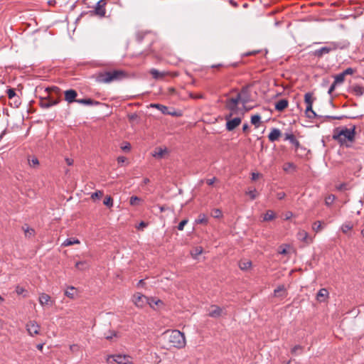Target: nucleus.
Here are the masks:
<instances>
[{
	"label": "nucleus",
	"instance_id": "nucleus-21",
	"mask_svg": "<svg viewBox=\"0 0 364 364\" xmlns=\"http://www.w3.org/2000/svg\"><path fill=\"white\" fill-rule=\"evenodd\" d=\"M168 153L167 149H162L161 147L156 148L152 156L156 159H161L163 158L166 154Z\"/></svg>",
	"mask_w": 364,
	"mask_h": 364
},
{
	"label": "nucleus",
	"instance_id": "nucleus-59",
	"mask_svg": "<svg viewBox=\"0 0 364 364\" xmlns=\"http://www.w3.org/2000/svg\"><path fill=\"white\" fill-rule=\"evenodd\" d=\"M126 161V158L124 156H119L117 158V162L119 164H123Z\"/></svg>",
	"mask_w": 364,
	"mask_h": 364
},
{
	"label": "nucleus",
	"instance_id": "nucleus-7",
	"mask_svg": "<svg viewBox=\"0 0 364 364\" xmlns=\"http://www.w3.org/2000/svg\"><path fill=\"white\" fill-rule=\"evenodd\" d=\"M225 119L226 120V129L230 132L234 130L241 124L242 116H235L233 117V115H225Z\"/></svg>",
	"mask_w": 364,
	"mask_h": 364
},
{
	"label": "nucleus",
	"instance_id": "nucleus-1",
	"mask_svg": "<svg viewBox=\"0 0 364 364\" xmlns=\"http://www.w3.org/2000/svg\"><path fill=\"white\" fill-rule=\"evenodd\" d=\"M245 90L243 89L240 93H237L235 97H229L225 102V107L229 111L227 115L243 116L245 109V105L247 100L243 97Z\"/></svg>",
	"mask_w": 364,
	"mask_h": 364
},
{
	"label": "nucleus",
	"instance_id": "nucleus-15",
	"mask_svg": "<svg viewBox=\"0 0 364 364\" xmlns=\"http://www.w3.org/2000/svg\"><path fill=\"white\" fill-rule=\"evenodd\" d=\"M77 92L74 90H68L65 92V98L68 103L75 101Z\"/></svg>",
	"mask_w": 364,
	"mask_h": 364
},
{
	"label": "nucleus",
	"instance_id": "nucleus-22",
	"mask_svg": "<svg viewBox=\"0 0 364 364\" xmlns=\"http://www.w3.org/2000/svg\"><path fill=\"white\" fill-rule=\"evenodd\" d=\"M281 136V132L278 129H273L268 135L269 140L270 141H275L279 139Z\"/></svg>",
	"mask_w": 364,
	"mask_h": 364
},
{
	"label": "nucleus",
	"instance_id": "nucleus-23",
	"mask_svg": "<svg viewBox=\"0 0 364 364\" xmlns=\"http://www.w3.org/2000/svg\"><path fill=\"white\" fill-rule=\"evenodd\" d=\"M77 290L73 286L68 287L65 291V295L70 299H75L77 296Z\"/></svg>",
	"mask_w": 364,
	"mask_h": 364
},
{
	"label": "nucleus",
	"instance_id": "nucleus-45",
	"mask_svg": "<svg viewBox=\"0 0 364 364\" xmlns=\"http://www.w3.org/2000/svg\"><path fill=\"white\" fill-rule=\"evenodd\" d=\"M212 216L215 218H219L222 216V212L220 209H214L211 213Z\"/></svg>",
	"mask_w": 364,
	"mask_h": 364
},
{
	"label": "nucleus",
	"instance_id": "nucleus-37",
	"mask_svg": "<svg viewBox=\"0 0 364 364\" xmlns=\"http://www.w3.org/2000/svg\"><path fill=\"white\" fill-rule=\"evenodd\" d=\"M196 223L198 224H206L208 223L206 215L205 214H200L198 219H196Z\"/></svg>",
	"mask_w": 364,
	"mask_h": 364
},
{
	"label": "nucleus",
	"instance_id": "nucleus-5",
	"mask_svg": "<svg viewBox=\"0 0 364 364\" xmlns=\"http://www.w3.org/2000/svg\"><path fill=\"white\" fill-rule=\"evenodd\" d=\"M347 46L342 42H328L326 46H323L314 52V55L318 58H321L323 55L328 54L330 52L335 51L338 49H343Z\"/></svg>",
	"mask_w": 364,
	"mask_h": 364
},
{
	"label": "nucleus",
	"instance_id": "nucleus-34",
	"mask_svg": "<svg viewBox=\"0 0 364 364\" xmlns=\"http://www.w3.org/2000/svg\"><path fill=\"white\" fill-rule=\"evenodd\" d=\"M295 169L296 166L291 162L286 163L283 166V170L285 172H289L290 171H294Z\"/></svg>",
	"mask_w": 364,
	"mask_h": 364
},
{
	"label": "nucleus",
	"instance_id": "nucleus-42",
	"mask_svg": "<svg viewBox=\"0 0 364 364\" xmlns=\"http://www.w3.org/2000/svg\"><path fill=\"white\" fill-rule=\"evenodd\" d=\"M103 203L105 205L107 206V207H112L113 205V200L112 198H111V196H107L105 197L104 201H103Z\"/></svg>",
	"mask_w": 364,
	"mask_h": 364
},
{
	"label": "nucleus",
	"instance_id": "nucleus-58",
	"mask_svg": "<svg viewBox=\"0 0 364 364\" xmlns=\"http://www.w3.org/2000/svg\"><path fill=\"white\" fill-rule=\"evenodd\" d=\"M146 226H147V223H146L142 221L137 226V229L141 230V229H143L144 228H145Z\"/></svg>",
	"mask_w": 364,
	"mask_h": 364
},
{
	"label": "nucleus",
	"instance_id": "nucleus-8",
	"mask_svg": "<svg viewBox=\"0 0 364 364\" xmlns=\"http://www.w3.org/2000/svg\"><path fill=\"white\" fill-rule=\"evenodd\" d=\"M132 301L138 308H143L146 304H149V297H146L141 293L134 294Z\"/></svg>",
	"mask_w": 364,
	"mask_h": 364
},
{
	"label": "nucleus",
	"instance_id": "nucleus-11",
	"mask_svg": "<svg viewBox=\"0 0 364 364\" xmlns=\"http://www.w3.org/2000/svg\"><path fill=\"white\" fill-rule=\"evenodd\" d=\"M38 301L42 306H51L54 303V301L51 299V297L45 293L40 294Z\"/></svg>",
	"mask_w": 364,
	"mask_h": 364
},
{
	"label": "nucleus",
	"instance_id": "nucleus-64",
	"mask_svg": "<svg viewBox=\"0 0 364 364\" xmlns=\"http://www.w3.org/2000/svg\"><path fill=\"white\" fill-rule=\"evenodd\" d=\"M13 100H14V105L16 107H18L21 104L18 97H16V98H14Z\"/></svg>",
	"mask_w": 364,
	"mask_h": 364
},
{
	"label": "nucleus",
	"instance_id": "nucleus-48",
	"mask_svg": "<svg viewBox=\"0 0 364 364\" xmlns=\"http://www.w3.org/2000/svg\"><path fill=\"white\" fill-rule=\"evenodd\" d=\"M28 163L30 166H36L39 164L38 159L36 157H33L32 159H28Z\"/></svg>",
	"mask_w": 364,
	"mask_h": 364
},
{
	"label": "nucleus",
	"instance_id": "nucleus-54",
	"mask_svg": "<svg viewBox=\"0 0 364 364\" xmlns=\"http://www.w3.org/2000/svg\"><path fill=\"white\" fill-rule=\"evenodd\" d=\"M336 85L337 84H335V82H333V84L330 86L328 91V93L329 95H331L334 91Z\"/></svg>",
	"mask_w": 364,
	"mask_h": 364
},
{
	"label": "nucleus",
	"instance_id": "nucleus-3",
	"mask_svg": "<svg viewBox=\"0 0 364 364\" xmlns=\"http://www.w3.org/2000/svg\"><path fill=\"white\" fill-rule=\"evenodd\" d=\"M355 127L348 129L346 127H338L333 130V139L338 141L341 144H344L347 141H353L355 136Z\"/></svg>",
	"mask_w": 364,
	"mask_h": 364
},
{
	"label": "nucleus",
	"instance_id": "nucleus-10",
	"mask_svg": "<svg viewBox=\"0 0 364 364\" xmlns=\"http://www.w3.org/2000/svg\"><path fill=\"white\" fill-rule=\"evenodd\" d=\"M26 328L31 336H35L39 333L41 326L35 321H30L26 323Z\"/></svg>",
	"mask_w": 364,
	"mask_h": 364
},
{
	"label": "nucleus",
	"instance_id": "nucleus-33",
	"mask_svg": "<svg viewBox=\"0 0 364 364\" xmlns=\"http://www.w3.org/2000/svg\"><path fill=\"white\" fill-rule=\"evenodd\" d=\"M285 295V289L284 286H279L274 290L275 296H284Z\"/></svg>",
	"mask_w": 364,
	"mask_h": 364
},
{
	"label": "nucleus",
	"instance_id": "nucleus-31",
	"mask_svg": "<svg viewBox=\"0 0 364 364\" xmlns=\"http://www.w3.org/2000/svg\"><path fill=\"white\" fill-rule=\"evenodd\" d=\"M75 102L82 104L85 105H97L99 102H95L91 99H81V100H76Z\"/></svg>",
	"mask_w": 364,
	"mask_h": 364
},
{
	"label": "nucleus",
	"instance_id": "nucleus-63",
	"mask_svg": "<svg viewBox=\"0 0 364 364\" xmlns=\"http://www.w3.org/2000/svg\"><path fill=\"white\" fill-rule=\"evenodd\" d=\"M279 253L282 255H286L287 254V250L286 248L280 247L279 250Z\"/></svg>",
	"mask_w": 364,
	"mask_h": 364
},
{
	"label": "nucleus",
	"instance_id": "nucleus-40",
	"mask_svg": "<svg viewBox=\"0 0 364 364\" xmlns=\"http://www.w3.org/2000/svg\"><path fill=\"white\" fill-rule=\"evenodd\" d=\"M353 228V225L350 223H346L341 227L343 232L346 233Z\"/></svg>",
	"mask_w": 364,
	"mask_h": 364
},
{
	"label": "nucleus",
	"instance_id": "nucleus-53",
	"mask_svg": "<svg viewBox=\"0 0 364 364\" xmlns=\"http://www.w3.org/2000/svg\"><path fill=\"white\" fill-rule=\"evenodd\" d=\"M130 144L129 143H126L124 146H122L121 149L123 150V151H128L130 150Z\"/></svg>",
	"mask_w": 364,
	"mask_h": 364
},
{
	"label": "nucleus",
	"instance_id": "nucleus-52",
	"mask_svg": "<svg viewBox=\"0 0 364 364\" xmlns=\"http://www.w3.org/2000/svg\"><path fill=\"white\" fill-rule=\"evenodd\" d=\"M78 349H79V346L77 344H73V345L70 346V350L72 352H76L78 350Z\"/></svg>",
	"mask_w": 364,
	"mask_h": 364
},
{
	"label": "nucleus",
	"instance_id": "nucleus-17",
	"mask_svg": "<svg viewBox=\"0 0 364 364\" xmlns=\"http://www.w3.org/2000/svg\"><path fill=\"white\" fill-rule=\"evenodd\" d=\"M351 91L355 95L360 97L364 94V87L360 85L355 84L351 86Z\"/></svg>",
	"mask_w": 364,
	"mask_h": 364
},
{
	"label": "nucleus",
	"instance_id": "nucleus-12",
	"mask_svg": "<svg viewBox=\"0 0 364 364\" xmlns=\"http://www.w3.org/2000/svg\"><path fill=\"white\" fill-rule=\"evenodd\" d=\"M297 239L306 244H310L313 242V238L309 236L307 232L305 230H299L296 235Z\"/></svg>",
	"mask_w": 364,
	"mask_h": 364
},
{
	"label": "nucleus",
	"instance_id": "nucleus-2",
	"mask_svg": "<svg viewBox=\"0 0 364 364\" xmlns=\"http://www.w3.org/2000/svg\"><path fill=\"white\" fill-rule=\"evenodd\" d=\"M166 348H183L186 345L185 336L178 330H168L165 331L161 338Z\"/></svg>",
	"mask_w": 364,
	"mask_h": 364
},
{
	"label": "nucleus",
	"instance_id": "nucleus-18",
	"mask_svg": "<svg viewBox=\"0 0 364 364\" xmlns=\"http://www.w3.org/2000/svg\"><path fill=\"white\" fill-rule=\"evenodd\" d=\"M105 2L103 0H100L97 3V6L95 7V12L97 14L103 16L105 14Z\"/></svg>",
	"mask_w": 364,
	"mask_h": 364
},
{
	"label": "nucleus",
	"instance_id": "nucleus-4",
	"mask_svg": "<svg viewBox=\"0 0 364 364\" xmlns=\"http://www.w3.org/2000/svg\"><path fill=\"white\" fill-rule=\"evenodd\" d=\"M127 74L122 70H112L99 73L97 80L100 82L110 83L114 81H118L126 77Z\"/></svg>",
	"mask_w": 364,
	"mask_h": 364
},
{
	"label": "nucleus",
	"instance_id": "nucleus-62",
	"mask_svg": "<svg viewBox=\"0 0 364 364\" xmlns=\"http://www.w3.org/2000/svg\"><path fill=\"white\" fill-rule=\"evenodd\" d=\"M216 181V178L214 177L213 178H210V179H208L206 181V183L209 185V186H212L214 182Z\"/></svg>",
	"mask_w": 364,
	"mask_h": 364
},
{
	"label": "nucleus",
	"instance_id": "nucleus-29",
	"mask_svg": "<svg viewBox=\"0 0 364 364\" xmlns=\"http://www.w3.org/2000/svg\"><path fill=\"white\" fill-rule=\"evenodd\" d=\"M58 101L55 99L49 98L48 100H45L42 101L41 105L43 107H49L50 106L55 105L58 104Z\"/></svg>",
	"mask_w": 364,
	"mask_h": 364
},
{
	"label": "nucleus",
	"instance_id": "nucleus-35",
	"mask_svg": "<svg viewBox=\"0 0 364 364\" xmlns=\"http://www.w3.org/2000/svg\"><path fill=\"white\" fill-rule=\"evenodd\" d=\"M261 117L258 114L253 115L251 117V123L254 124L256 127H258L260 123Z\"/></svg>",
	"mask_w": 364,
	"mask_h": 364
},
{
	"label": "nucleus",
	"instance_id": "nucleus-51",
	"mask_svg": "<svg viewBox=\"0 0 364 364\" xmlns=\"http://www.w3.org/2000/svg\"><path fill=\"white\" fill-rule=\"evenodd\" d=\"M24 291H25L24 288L19 287V286H17L16 287V292L17 294H18V295L22 294Z\"/></svg>",
	"mask_w": 364,
	"mask_h": 364
},
{
	"label": "nucleus",
	"instance_id": "nucleus-43",
	"mask_svg": "<svg viewBox=\"0 0 364 364\" xmlns=\"http://www.w3.org/2000/svg\"><path fill=\"white\" fill-rule=\"evenodd\" d=\"M312 229L316 232H319L321 229V223L320 221H317L313 224Z\"/></svg>",
	"mask_w": 364,
	"mask_h": 364
},
{
	"label": "nucleus",
	"instance_id": "nucleus-30",
	"mask_svg": "<svg viewBox=\"0 0 364 364\" xmlns=\"http://www.w3.org/2000/svg\"><path fill=\"white\" fill-rule=\"evenodd\" d=\"M80 242L78 239L75 238H68L62 244V246L68 247L75 244H80Z\"/></svg>",
	"mask_w": 364,
	"mask_h": 364
},
{
	"label": "nucleus",
	"instance_id": "nucleus-13",
	"mask_svg": "<svg viewBox=\"0 0 364 364\" xmlns=\"http://www.w3.org/2000/svg\"><path fill=\"white\" fill-rule=\"evenodd\" d=\"M223 309L220 307L213 305L208 309V316L213 318H218L222 316Z\"/></svg>",
	"mask_w": 364,
	"mask_h": 364
},
{
	"label": "nucleus",
	"instance_id": "nucleus-27",
	"mask_svg": "<svg viewBox=\"0 0 364 364\" xmlns=\"http://www.w3.org/2000/svg\"><path fill=\"white\" fill-rule=\"evenodd\" d=\"M275 218H276L275 213L272 210H269L263 215L262 220L263 221H270V220H274Z\"/></svg>",
	"mask_w": 364,
	"mask_h": 364
},
{
	"label": "nucleus",
	"instance_id": "nucleus-6",
	"mask_svg": "<svg viewBox=\"0 0 364 364\" xmlns=\"http://www.w3.org/2000/svg\"><path fill=\"white\" fill-rule=\"evenodd\" d=\"M315 98L313 97V94L311 92H306L304 95V102L306 104V115L309 118H314L316 114L312 109L313 103Z\"/></svg>",
	"mask_w": 364,
	"mask_h": 364
},
{
	"label": "nucleus",
	"instance_id": "nucleus-39",
	"mask_svg": "<svg viewBox=\"0 0 364 364\" xmlns=\"http://www.w3.org/2000/svg\"><path fill=\"white\" fill-rule=\"evenodd\" d=\"M335 198H336V197L334 195H329V196H326L325 198V204L327 206L331 205L335 200Z\"/></svg>",
	"mask_w": 364,
	"mask_h": 364
},
{
	"label": "nucleus",
	"instance_id": "nucleus-9",
	"mask_svg": "<svg viewBox=\"0 0 364 364\" xmlns=\"http://www.w3.org/2000/svg\"><path fill=\"white\" fill-rule=\"evenodd\" d=\"M107 363H111L112 360L117 364H134L130 357L122 355H110L107 358Z\"/></svg>",
	"mask_w": 364,
	"mask_h": 364
},
{
	"label": "nucleus",
	"instance_id": "nucleus-60",
	"mask_svg": "<svg viewBox=\"0 0 364 364\" xmlns=\"http://www.w3.org/2000/svg\"><path fill=\"white\" fill-rule=\"evenodd\" d=\"M301 350V347L300 346H295L292 349H291V353H296L297 352V350Z\"/></svg>",
	"mask_w": 364,
	"mask_h": 364
},
{
	"label": "nucleus",
	"instance_id": "nucleus-28",
	"mask_svg": "<svg viewBox=\"0 0 364 364\" xmlns=\"http://www.w3.org/2000/svg\"><path fill=\"white\" fill-rule=\"evenodd\" d=\"M285 140L289 141L296 147H299V141L296 139L294 135L292 134H285Z\"/></svg>",
	"mask_w": 364,
	"mask_h": 364
},
{
	"label": "nucleus",
	"instance_id": "nucleus-49",
	"mask_svg": "<svg viewBox=\"0 0 364 364\" xmlns=\"http://www.w3.org/2000/svg\"><path fill=\"white\" fill-rule=\"evenodd\" d=\"M188 219H184L182 221H181V223L178 225V230H181V231L183 230L184 228V226L188 223Z\"/></svg>",
	"mask_w": 364,
	"mask_h": 364
},
{
	"label": "nucleus",
	"instance_id": "nucleus-14",
	"mask_svg": "<svg viewBox=\"0 0 364 364\" xmlns=\"http://www.w3.org/2000/svg\"><path fill=\"white\" fill-rule=\"evenodd\" d=\"M163 304V301L161 299L154 297H149V305L153 309L156 310Z\"/></svg>",
	"mask_w": 364,
	"mask_h": 364
},
{
	"label": "nucleus",
	"instance_id": "nucleus-25",
	"mask_svg": "<svg viewBox=\"0 0 364 364\" xmlns=\"http://www.w3.org/2000/svg\"><path fill=\"white\" fill-rule=\"evenodd\" d=\"M252 267V262L247 259H241L239 262V267L242 270H248Z\"/></svg>",
	"mask_w": 364,
	"mask_h": 364
},
{
	"label": "nucleus",
	"instance_id": "nucleus-41",
	"mask_svg": "<svg viewBox=\"0 0 364 364\" xmlns=\"http://www.w3.org/2000/svg\"><path fill=\"white\" fill-rule=\"evenodd\" d=\"M141 199L140 198H139L137 196H132L130 198L129 203L132 205H137L139 204V202H141Z\"/></svg>",
	"mask_w": 364,
	"mask_h": 364
},
{
	"label": "nucleus",
	"instance_id": "nucleus-38",
	"mask_svg": "<svg viewBox=\"0 0 364 364\" xmlns=\"http://www.w3.org/2000/svg\"><path fill=\"white\" fill-rule=\"evenodd\" d=\"M246 194L248 195L252 200L255 199L258 195L257 191L255 188L252 189V190H248L246 192Z\"/></svg>",
	"mask_w": 364,
	"mask_h": 364
},
{
	"label": "nucleus",
	"instance_id": "nucleus-61",
	"mask_svg": "<svg viewBox=\"0 0 364 364\" xmlns=\"http://www.w3.org/2000/svg\"><path fill=\"white\" fill-rule=\"evenodd\" d=\"M261 175L258 173H252V180H257Z\"/></svg>",
	"mask_w": 364,
	"mask_h": 364
},
{
	"label": "nucleus",
	"instance_id": "nucleus-50",
	"mask_svg": "<svg viewBox=\"0 0 364 364\" xmlns=\"http://www.w3.org/2000/svg\"><path fill=\"white\" fill-rule=\"evenodd\" d=\"M117 336L116 332L112 331L109 332L108 334L105 336L106 339L111 340L113 337H115Z\"/></svg>",
	"mask_w": 364,
	"mask_h": 364
},
{
	"label": "nucleus",
	"instance_id": "nucleus-20",
	"mask_svg": "<svg viewBox=\"0 0 364 364\" xmlns=\"http://www.w3.org/2000/svg\"><path fill=\"white\" fill-rule=\"evenodd\" d=\"M328 296V291L326 289H321L316 295V299L320 301H324Z\"/></svg>",
	"mask_w": 364,
	"mask_h": 364
},
{
	"label": "nucleus",
	"instance_id": "nucleus-44",
	"mask_svg": "<svg viewBox=\"0 0 364 364\" xmlns=\"http://www.w3.org/2000/svg\"><path fill=\"white\" fill-rule=\"evenodd\" d=\"M7 95H8V97L10 99V100H12L14 98H16V92H15V90L14 89H9L7 90Z\"/></svg>",
	"mask_w": 364,
	"mask_h": 364
},
{
	"label": "nucleus",
	"instance_id": "nucleus-46",
	"mask_svg": "<svg viewBox=\"0 0 364 364\" xmlns=\"http://www.w3.org/2000/svg\"><path fill=\"white\" fill-rule=\"evenodd\" d=\"M23 228V230L25 232V235L26 237H31L32 235H33L34 234V230L32 229V228Z\"/></svg>",
	"mask_w": 364,
	"mask_h": 364
},
{
	"label": "nucleus",
	"instance_id": "nucleus-32",
	"mask_svg": "<svg viewBox=\"0 0 364 364\" xmlns=\"http://www.w3.org/2000/svg\"><path fill=\"white\" fill-rule=\"evenodd\" d=\"M203 253V248L201 247H196L191 252V256L196 259L198 256Z\"/></svg>",
	"mask_w": 364,
	"mask_h": 364
},
{
	"label": "nucleus",
	"instance_id": "nucleus-19",
	"mask_svg": "<svg viewBox=\"0 0 364 364\" xmlns=\"http://www.w3.org/2000/svg\"><path fill=\"white\" fill-rule=\"evenodd\" d=\"M151 107L158 109L159 111L161 112V113H163L164 114L176 115L175 112H168V108L166 106H164L163 105L151 104Z\"/></svg>",
	"mask_w": 364,
	"mask_h": 364
},
{
	"label": "nucleus",
	"instance_id": "nucleus-36",
	"mask_svg": "<svg viewBox=\"0 0 364 364\" xmlns=\"http://www.w3.org/2000/svg\"><path fill=\"white\" fill-rule=\"evenodd\" d=\"M345 80V75L342 73L334 77L335 84H341Z\"/></svg>",
	"mask_w": 364,
	"mask_h": 364
},
{
	"label": "nucleus",
	"instance_id": "nucleus-56",
	"mask_svg": "<svg viewBox=\"0 0 364 364\" xmlns=\"http://www.w3.org/2000/svg\"><path fill=\"white\" fill-rule=\"evenodd\" d=\"M285 196H286V194L284 192H279V193H277V198L279 200H282L283 198H284Z\"/></svg>",
	"mask_w": 364,
	"mask_h": 364
},
{
	"label": "nucleus",
	"instance_id": "nucleus-16",
	"mask_svg": "<svg viewBox=\"0 0 364 364\" xmlns=\"http://www.w3.org/2000/svg\"><path fill=\"white\" fill-rule=\"evenodd\" d=\"M289 105V102L286 99H282L275 103V109L279 112L284 110Z\"/></svg>",
	"mask_w": 364,
	"mask_h": 364
},
{
	"label": "nucleus",
	"instance_id": "nucleus-47",
	"mask_svg": "<svg viewBox=\"0 0 364 364\" xmlns=\"http://www.w3.org/2000/svg\"><path fill=\"white\" fill-rule=\"evenodd\" d=\"M103 195V192L101 191H97L93 193L91 196V198L95 200L96 198H100Z\"/></svg>",
	"mask_w": 364,
	"mask_h": 364
},
{
	"label": "nucleus",
	"instance_id": "nucleus-55",
	"mask_svg": "<svg viewBox=\"0 0 364 364\" xmlns=\"http://www.w3.org/2000/svg\"><path fill=\"white\" fill-rule=\"evenodd\" d=\"M353 73V70L350 68H347L346 70H345L342 73L344 74V75L346 76V75H350Z\"/></svg>",
	"mask_w": 364,
	"mask_h": 364
},
{
	"label": "nucleus",
	"instance_id": "nucleus-24",
	"mask_svg": "<svg viewBox=\"0 0 364 364\" xmlns=\"http://www.w3.org/2000/svg\"><path fill=\"white\" fill-rule=\"evenodd\" d=\"M90 267V264L87 261H79L75 263V268L80 271H85Z\"/></svg>",
	"mask_w": 364,
	"mask_h": 364
},
{
	"label": "nucleus",
	"instance_id": "nucleus-26",
	"mask_svg": "<svg viewBox=\"0 0 364 364\" xmlns=\"http://www.w3.org/2000/svg\"><path fill=\"white\" fill-rule=\"evenodd\" d=\"M150 73L153 76V77L156 80H161L166 75V73L159 72V70H157L156 69H151L150 70Z\"/></svg>",
	"mask_w": 364,
	"mask_h": 364
},
{
	"label": "nucleus",
	"instance_id": "nucleus-57",
	"mask_svg": "<svg viewBox=\"0 0 364 364\" xmlns=\"http://www.w3.org/2000/svg\"><path fill=\"white\" fill-rule=\"evenodd\" d=\"M190 96L193 99H200L203 97L202 94H191Z\"/></svg>",
	"mask_w": 364,
	"mask_h": 364
}]
</instances>
